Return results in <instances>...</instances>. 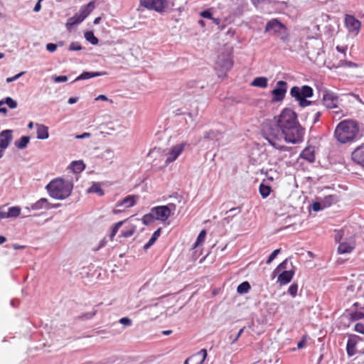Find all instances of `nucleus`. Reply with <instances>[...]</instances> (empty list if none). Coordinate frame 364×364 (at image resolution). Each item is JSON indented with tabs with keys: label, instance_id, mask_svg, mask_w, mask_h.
Returning a JSON list of instances; mask_svg holds the SVG:
<instances>
[{
	"label": "nucleus",
	"instance_id": "f704fd0d",
	"mask_svg": "<svg viewBox=\"0 0 364 364\" xmlns=\"http://www.w3.org/2000/svg\"><path fill=\"white\" fill-rule=\"evenodd\" d=\"M154 220H156V218L154 214H153L152 209L151 210V212L149 213L146 214L142 218L143 223L146 225L151 224L154 221Z\"/></svg>",
	"mask_w": 364,
	"mask_h": 364
},
{
	"label": "nucleus",
	"instance_id": "4d7b16f0",
	"mask_svg": "<svg viewBox=\"0 0 364 364\" xmlns=\"http://www.w3.org/2000/svg\"><path fill=\"white\" fill-rule=\"evenodd\" d=\"M364 318V314L361 312H356L353 316V318L354 320H358Z\"/></svg>",
	"mask_w": 364,
	"mask_h": 364
},
{
	"label": "nucleus",
	"instance_id": "a19ab883",
	"mask_svg": "<svg viewBox=\"0 0 364 364\" xmlns=\"http://www.w3.org/2000/svg\"><path fill=\"white\" fill-rule=\"evenodd\" d=\"M205 237H206V231L205 230H203L198 235V237L195 242L194 247H196L197 246L202 244L204 242Z\"/></svg>",
	"mask_w": 364,
	"mask_h": 364
},
{
	"label": "nucleus",
	"instance_id": "dca6fc26",
	"mask_svg": "<svg viewBox=\"0 0 364 364\" xmlns=\"http://www.w3.org/2000/svg\"><path fill=\"white\" fill-rule=\"evenodd\" d=\"M355 248V241L353 239H349L340 242L338 247V253L340 255L347 254L351 252Z\"/></svg>",
	"mask_w": 364,
	"mask_h": 364
},
{
	"label": "nucleus",
	"instance_id": "6ab92c4d",
	"mask_svg": "<svg viewBox=\"0 0 364 364\" xmlns=\"http://www.w3.org/2000/svg\"><path fill=\"white\" fill-rule=\"evenodd\" d=\"M107 73L106 72H83L82 74H80L79 76H77L73 82L79 81V80H88L92 77H99L105 75Z\"/></svg>",
	"mask_w": 364,
	"mask_h": 364
},
{
	"label": "nucleus",
	"instance_id": "e2e57ef3",
	"mask_svg": "<svg viewBox=\"0 0 364 364\" xmlns=\"http://www.w3.org/2000/svg\"><path fill=\"white\" fill-rule=\"evenodd\" d=\"M95 100H102V101H107L108 100V98L107 96L104 95H100L95 98Z\"/></svg>",
	"mask_w": 364,
	"mask_h": 364
},
{
	"label": "nucleus",
	"instance_id": "72a5a7b5",
	"mask_svg": "<svg viewBox=\"0 0 364 364\" xmlns=\"http://www.w3.org/2000/svg\"><path fill=\"white\" fill-rule=\"evenodd\" d=\"M21 213V208L18 206L11 207L8 209L7 216L9 218H17Z\"/></svg>",
	"mask_w": 364,
	"mask_h": 364
},
{
	"label": "nucleus",
	"instance_id": "2f4dec72",
	"mask_svg": "<svg viewBox=\"0 0 364 364\" xmlns=\"http://www.w3.org/2000/svg\"><path fill=\"white\" fill-rule=\"evenodd\" d=\"M259 191L260 195L263 198H266L268 197L271 192V188L268 185H265L264 183H262L259 185Z\"/></svg>",
	"mask_w": 364,
	"mask_h": 364
},
{
	"label": "nucleus",
	"instance_id": "49530a36",
	"mask_svg": "<svg viewBox=\"0 0 364 364\" xmlns=\"http://www.w3.org/2000/svg\"><path fill=\"white\" fill-rule=\"evenodd\" d=\"M279 252H280V249H277V250H274L271 253V255L269 256L266 263L270 264L276 258V257L279 255Z\"/></svg>",
	"mask_w": 364,
	"mask_h": 364
},
{
	"label": "nucleus",
	"instance_id": "b1692460",
	"mask_svg": "<svg viewBox=\"0 0 364 364\" xmlns=\"http://www.w3.org/2000/svg\"><path fill=\"white\" fill-rule=\"evenodd\" d=\"M83 21L77 14H75L73 17H70L68 19L67 23H65V27L67 30L71 31L73 26L80 23Z\"/></svg>",
	"mask_w": 364,
	"mask_h": 364
},
{
	"label": "nucleus",
	"instance_id": "f257e3e1",
	"mask_svg": "<svg viewBox=\"0 0 364 364\" xmlns=\"http://www.w3.org/2000/svg\"><path fill=\"white\" fill-rule=\"evenodd\" d=\"M304 129L297 120L295 112L289 108L284 109L280 114L267 123L262 131L264 138L274 149L286 151L283 141L296 144L303 139Z\"/></svg>",
	"mask_w": 364,
	"mask_h": 364
},
{
	"label": "nucleus",
	"instance_id": "6e6552de",
	"mask_svg": "<svg viewBox=\"0 0 364 364\" xmlns=\"http://www.w3.org/2000/svg\"><path fill=\"white\" fill-rule=\"evenodd\" d=\"M290 95L296 101L299 102L304 98L311 97L314 95V90L309 85L294 86L290 90Z\"/></svg>",
	"mask_w": 364,
	"mask_h": 364
},
{
	"label": "nucleus",
	"instance_id": "7c9ffc66",
	"mask_svg": "<svg viewBox=\"0 0 364 364\" xmlns=\"http://www.w3.org/2000/svg\"><path fill=\"white\" fill-rule=\"evenodd\" d=\"M88 193H97L102 196L104 195V191L102 189L101 186L99 183H94L91 187L87 190Z\"/></svg>",
	"mask_w": 364,
	"mask_h": 364
},
{
	"label": "nucleus",
	"instance_id": "7ed1b4c3",
	"mask_svg": "<svg viewBox=\"0 0 364 364\" xmlns=\"http://www.w3.org/2000/svg\"><path fill=\"white\" fill-rule=\"evenodd\" d=\"M73 188V185L70 181L63 178H55L46 186L50 197L58 200L68 198L71 194Z\"/></svg>",
	"mask_w": 364,
	"mask_h": 364
},
{
	"label": "nucleus",
	"instance_id": "aec40b11",
	"mask_svg": "<svg viewBox=\"0 0 364 364\" xmlns=\"http://www.w3.org/2000/svg\"><path fill=\"white\" fill-rule=\"evenodd\" d=\"M26 210H29L30 209L33 210H39L42 209H48V201L46 198H41L35 203L31 205V208L26 207Z\"/></svg>",
	"mask_w": 364,
	"mask_h": 364
},
{
	"label": "nucleus",
	"instance_id": "338daca9",
	"mask_svg": "<svg viewBox=\"0 0 364 364\" xmlns=\"http://www.w3.org/2000/svg\"><path fill=\"white\" fill-rule=\"evenodd\" d=\"M105 154H107L109 157L113 156V151L109 149H107L105 151Z\"/></svg>",
	"mask_w": 364,
	"mask_h": 364
},
{
	"label": "nucleus",
	"instance_id": "bb28decb",
	"mask_svg": "<svg viewBox=\"0 0 364 364\" xmlns=\"http://www.w3.org/2000/svg\"><path fill=\"white\" fill-rule=\"evenodd\" d=\"M161 235V229L159 228L154 232L152 234L151 238L149 240V241L144 245V250H147L149 249L156 241V240L159 238V237Z\"/></svg>",
	"mask_w": 364,
	"mask_h": 364
},
{
	"label": "nucleus",
	"instance_id": "0e129e2a",
	"mask_svg": "<svg viewBox=\"0 0 364 364\" xmlns=\"http://www.w3.org/2000/svg\"><path fill=\"white\" fill-rule=\"evenodd\" d=\"M321 112H316L315 114H314V121H313V123L315 124L318 122L320 116H321Z\"/></svg>",
	"mask_w": 364,
	"mask_h": 364
},
{
	"label": "nucleus",
	"instance_id": "de8ad7c7",
	"mask_svg": "<svg viewBox=\"0 0 364 364\" xmlns=\"http://www.w3.org/2000/svg\"><path fill=\"white\" fill-rule=\"evenodd\" d=\"M53 80L56 83L64 82L68 80V77L65 75L53 76Z\"/></svg>",
	"mask_w": 364,
	"mask_h": 364
},
{
	"label": "nucleus",
	"instance_id": "4c0bfd02",
	"mask_svg": "<svg viewBox=\"0 0 364 364\" xmlns=\"http://www.w3.org/2000/svg\"><path fill=\"white\" fill-rule=\"evenodd\" d=\"M0 101L4 102V105H7L11 109H15L17 107V102L10 97H6Z\"/></svg>",
	"mask_w": 364,
	"mask_h": 364
},
{
	"label": "nucleus",
	"instance_id": "052dcab7",
	"mask_svg": "<svg viewBox=\"0 0 364 364\" xmlns=\"http://www.w3.org/2000/svg\"><path fill=\"white\" fill-rule=\"evenodd\" d=\"M41 1H39V0H38V2L36 3V4L35 5V6L33 8V11L35 12H38L41 9Z\"/></svg>",
	"mask_w": 364,
	"mask_h": 364
},
{
	"label": "nucleus",
	"instance_id": "603ef678",
	"mask_svg": "<svg viewBox=\"0 0 364 364\" xmlns=\"http://www.w3.org/2000/svg\"><path fill=\"white\" fill-rule=\"evenodd\" d=\"M57 47H58V45L57 44H55V43H48L46 45V49L48 51L50 52V53H53L57 49Z\"/></svg>",
	"mask_w": 364,
	"mask_h": 364
},
{
	"label": "nucleus",
	"instance_id": "f03ea898",
	"mask_svg": "<svg viewBox=\"0 0 364 364\" xmlns=\"http://www.w3.org/2000/svg\"><path fill=\"white\" fill-rule=\"evenodd\" d=\"M359 128L353 120H343L336 127L334 136L342 144L351 142L358 134Z\"/></svg>",
	"mask_w": 364,
	"mask_h": 364
},
{
	"label": "nucleus",
	"instance_id": "ea45409f",
	"mask_svg": "<svg viewBox=\"0 0 364 364\" xmlns=\"http://www.w3.org/2000/svg\"><path fill=\"white\" fill-rule=\"evenodd\" d=\"M136 226L135 225H131L128 228L127 230H123L121 233V236L123 237H129L134 235V233L136 231Z\"/></svg>",
	"mask_w": 364,
	"mask_h": 364
},
{
	"label": "nucleus",
	"instance_id": "c03bdc74",
	"mask_svg": "<svg viewBox=\"0 0 364 364\" xmlns=\"http://www.w3.org/2000/svg\"><path fill=\"white\" fill-rule=\"evenodd\" d=\"M298 291V285L296 283H294L290 285L288 289L289 294L292 296L295 297Z\"/></svg>",
	"mask_w": 364,
	"mask_h": 364
},
{
	"label": "nucleus",
	"instance_id": "39448f33",
	"mask_svg": "<svg viewBox=\"0 0 364 364\" xmlns=\"http://www.w3.org/2000/svg\"><path fill=\"white\" fill-rule=\"evenodd\" d=\"M265 32L277 35L284 42L289 41V34L287 28L277 19H272L267 23Z\"/></svg>",
	"mask_w": 364,
	"mask_h": 364
},
{
	"label": "nucleus",
	"instance_id": "473e14b6",
	"mask_svg": "<svg viewBox=\"0 0 364 364\" xmlns=\"http://www.w3.org/2000/svg\"><path fill=\"white\" fill-rule=\"evenodd\" d=\"M336 198L333 195L327 196L321 200V202L323 204L325 208L331 206L333 203H336Z\"/></svg>",
	"mask_w": 364,
	"mask_h": 364
},
{
	"label": "nucleus",
	"instance_id": "774afa93",
	"mask_svg": "<svg viewBox=\"0 0 364 364\" xmlns=\"http://www.w3.org/2000/svg\"><path fill=\"white\" fill-rule=\"evenodd\" d=\"M304 343H305V342H304V341H300V342H299V343H298V344H297V348H298L299 349H300V348H303V346H304Z\"/></svg>",
	"mask_w": 364,
	"mask_h": 364
},
{
	"label": "nucleus",
	"instance_id": "ddd939ff",
	"mask_svg": "<svg viewBox=\"0 0 364 364\" xmlns=\"http://www.w3.org/2000/svg\"><path fill=\"white\" fill-rule=\"evenodd\" d=\"M360 340L361 338L355 335H352L349 337L346 345V352L349 357L356 354V346Z\"/></svg>",
	"mask_w": 364,
	"mask_h": 364
},
{
	"label": "nucleus",
	"instance_id": "f8f14e48",
	"mask_svg": "<svg viewBox=\"0 0 364 364\" xmlns=\"http://www.w3.org/2000/svg\"><path fill=\"white\" fill-rule=\"evenodd\" d=\"M13 131L5 129L0 132V149L5 151L13 140Z\"/></svg>",
	"mask_w": 364,
	"mask_h": 364
},
{
	"label": "nucleus",
	"instance_id": "c9c22d12",
	"mask_svg": "<svg viewBox=\"0 0 364 364\" xmlns=\"http://www.w3.org/2000/svg\"><path fill=\"white\" fill-rule=\"evenodd\" d=\"M250 284L247 282H244L238 285L237 291L240 294H246L250 291Z\"/></svg>",
	"mask_w": 364,
	"mask_h": 364
},
{
	"label": "nucleus",
	"instance_id": "f3484780",
	"mask_svg": "<svg viewBox=\"0 0 364 364\" xmlns=\"http://www.w3.org/2000/svg\"><path fill=\"white\" fill-rule=\"evenodd\" d=\"M353 161L364 167V144L357 147L352 153Z\"/></svg>",
	"mask_w": 364,
	"mask_h": 364
},
{
	"label": "nucleus",
	"instance_id": "20e7f679",
	"mask_svg": "<svg viewBox=\"0 0 364 364\" xmlns=\"http://www.w3.org/2000/svg\"><path fill=\"white\" fill-rule=\"evenodd\" d=\"M144 7L159 13L166 12L174 6L173 0H140Z\"/></svg>",
	"mask_w": 364,
	"mask_h": 364
},
{
	"label": "nucleus",
	"instance_id": "0eeeda50",
	"mask_svg": "<svg viewBox=\"0 0 364 364\" xmlns=\"http://www.w3.org/2000/svg\"><path fill=\"white\" fill-rule=\"evenodd\" d=\"M151 209L156 220L164 222L169 218L171 214L175 211L176 205L169 203L167 205H159L154 207Z\"/></svg>",
	"mask_w": 364,
	"mask_h": 364
},
{
	"label": "nucleus",
	"instance_id": "58836bf2",
	"mask_svg": "<svg viewBox=\"0 0 364 364\" xmlns=\"http://www.w3.org/2000/svg\"><path fill=\"white\" fill-rule=\"evenodd\" d=\"M288 259L284 260L282 263H280L277 267L274 270L273 274L275 275L277 274L281 273L284 270H287L288 268Z\"/></svg>",
	"mask_w": 364,
	"mask_h": 364
},
{
	"label": "nucleus",
	"instance_id": "2eb2a0df",
	"mask_svg": "<svg viewBox=\"0 0 364 364\" xmlns=\"http://www.w3.org/2000/svg\"><path fill=\"white\" fill-rule=\"evenodd\" d=\"M207 357V350L201 349L197 353L188 358L184 364H203Z\"/></svg>",
	"mask_w": 364,
	"mask_h": 364
},
{
	"label": "nucleus",
	"instance_id": "bf43d9fd",
	"mask_svg": "<svg viewBox=\"0 0 364 364\" xmlns=\"http://www.w3.org/2000/svg\"><path fill=\"white\" fill-rule=\"evenodd\" d=\"M4 218H9V216H7V212L4 211L2 208H0V220Z\"/></svg>",
	"mask_w": 364,
	"mask_h": 364
},
{
	"label": "nucleus",
	"instance_id": "09e8293b",
	"mask_svg": "<svg viewBox=\"0 0 364 364\" xmlns=\"http://www.w3.org/2000/svg\"><path fill=\"white\" fill-rule=\"evenodd\" d=\"M354 330L364 335V324L363 323H357L354 326Z\"/></svg>",
	"mask_w": 364,
	"mask_h": 364
},
{
	"label": "nucleus",
	"instance_id": "423d86ee",
	"mask_svg": "<svg viewBox=\"0 0 364 364\" xmlns=\"http://www.w3.org/2000/svg\"><path fill=\"white\" fill-rule=\"evenodd\" d=\"M233 65V61L231 54L230 53H222L218 57L215 70L218 71L219 77L225 76V74L229 71Z\"/></svg>",
	"mask_w": 364,
	"mask_h": 364
},
{
	"label": "nucleus",
	"instance_id": "c85d7f7f",
	"mask_svg": "<svg viewBox=\"0 0 364 364\" xmlns=\"http://www.w3.org/2000/svg\"><path fill=\"white\" fill-rule=\"evenodd\" d=\"M222 136V134L218 131L210 130L204 133V139L210 140H219Z\"/></svg>",
	"mask_w": 364,
	"mask_h": 364
},
{
	"label": "nucleus",
	"instance_id": "3c124183",
	"mask_svg": "<svg viewBox=\"0 0 364 364\" xmlns=\"http://www.w3.org/2000/svg\"><path fill=\"white\" fill-rule=\"evenodd\" d=\"M25 73V72H21L13 77H7L6 81V82L9 83V82H14L16 80H18L21 76H22L23 74Z\"/></svg>",
	"mask_w": 364,
	"mask_h": 364
},
{
	"label": "nucleus",
	"instance_id": "c756f323",
	"mask_svg": "<svg viewBox=\"0 0 364 364\" xmlns=\"http://www.w3.org/2000/svg\"><path fill=\"white\" fill-rule=\"evenodd\" d=\"M29 136H21L20 139L16 140L14 144L18 149H23L27 146L28 144L29 143Z\"/></svg>",
	"mask_w": 364,
	"mask_h": 364
},
{
	"label": "nucleus",
	"instance_id": "412c9836",
	"mask_svg": "<svg viewBox=\"0 0 364 364\" xmlns=\"http://www.w3.org/2000/svg\"><path fill=\"white\" fill-rule=\"evenodd\" d=\"M94 3L90 2L86 5L82 6L79 11V14H77L82 21L90 14L92 10L94 9Z\"/></svg>",
	"mask_w": 364,
	"mask_h": 364
},
{
	"label": "nucleus",
	"instance_id": "8fccbe9b",
	"mask_svg": "<svg viewBox=\"0 0 364 364\" xmlns=\"http://www.w3.org/2000/svg\"><path fill=\"white\" fill-rule=\"evenodd\" d=\"M119 322L125 326H129L132 325V320L127 317H123L119 319Z\"/></svg>",
	"mask_w": 364,
	"mask_h": 364
},
{
	"label": "nucleus",
	"instance_id": "1a4fd4ad",
	"mask_svg": "<svg viewBox=\"0 0 364 364\" xmlns=\"http://www.w3.org/2000/svg\"><path fill=\"white\" fill-rule=\"evenodd\" d=\"M186 146V142H181L171 146L166 154V158L165 160V163L166 164H168L175 161L183 151Z\"/></svg>",
	"mask_w": 364,
	"mask_h": 364
},
{
	"label": "nucleus",
	"instance_id": "5701e85b",
	"mask_svg": "<svg viewBox=\"0 0 364 364\" xmlns=\"http://www.w3.org/2000/svg\"><path fill=\"white\" fill-rule=\"evenodd\" d=\"M136 196H128L124 198L122 201L117 203V206H124L125 208H131L136 203Z\"/></svg>",
	"mask_w": 364,
	"mask_h": 364
},
{
	"label": "nucleus",
	"instance_id": "37998d69",
	"mask_svg": "<svg viewBox=\"0 0 364 364\" xmlns=\"http://www.w3.org/2000/svg\"><path fill=\"white\" fill-rule=\"evenodd\" d=\"M311 208H312V210L315 212H318V211H320V210H322L323 209L325 208L323 204L322 203L321 200V201H316L314 202L312 205H311Z\"/></svg>",
	"mask_w": 364,
	"mask_h": 364
},
{
	"label": "nucleus",
	"instance_id": "6e6d98bb",
	"mask_svg": "<svg viewBox=\"0 0 364 364\" xmlns=\"http://www.w3.org/2000/svg\"><path fill=\"white\" fill-rule=\"evenodd\" d=\"M124 223V220L119 221V222L115 223L112 230H114L115 232H117L119 229L122 227V225H123Z\"/></svg>",
	"mask_w": 364,
	"mask_h": 364
},
{
	"label": "nucleus",
	"instance_id": "864d4df0",
	"mask_svg": "<svg viewBox=\"0 0 364 364\" xmlns=\"http://www.w3.org/2000/svg\"><path fill=\"white\" fill-rule=\"evenodd\" d=\"M300 107H306L307 106L311 105L313 102L307 100L306 98H304V100L298 102Z\"/></svg>",
	"mask_w": 364,
	"mask_h": 364
},
{
	"label": "nucleus",
	"instance_id": "393cba45",
	"mask_svg": "<svg viewBox=\"0 0 364 364\" xmlns=\"http://www.w3.org/2000/svg\"><path fill=\"white\" fill-rule=\"evenodd\" d=\"M85 168V165L82 161H74L70 165V168L75 173L82 172Z\"/></svg>",
	"mask_w": 364,
	"mask_h": 364
},
{
	"label": "nucleus",
	"instance_id": "a878e982",
	"mask_svg": "<svg viewBox=\"0 0 364 364\" xmlns=\"http://www.w3.org/2000/svg\"><path fill=\"white\" fill-rule=\"evenodd\" d=\"M267 78L265 77H258L254 79L251 82V85L253 87H258L261 88H265L267 87Z\"/></svg>",
	"mask_w": 364,
	"mask_h": 364
},
{
	"label": "nucleus",
	"instance_id": "4be33fe9",
	"mask_svg": "<svg viewBox=\"0 0 364 364\" xmlns=\"http://www.w3.org/2000/svg\"><path fill=\"white\" fill-rule=\"evenodd\" d=\"M37 138L39 139H46L49 137L48 127L44 124H36Z\"/></svg>",
	"mask_w": 364,
	"mask_h": 364
},
{
	"label": "nucleus",
	"instance_id": "a211bd4d",
	"mask_svg": "<svg viewBox=\"0 0 364 364\" xmlns=\"http://www.w3.org/2000/svg\"><path fill=\"white\" fill-rule=\"evenodd\" d=\"M294 274V269L284 270L281 273H279L277 282H279L281 285H285L291 282Z\"/></svg>",
	"mask_w": 364,
	"mask_h": 364
},
{
	"label": "nucleus",
	"instance_id": "a18cd8bd",
	"mask_svg": "<svg viewBox=\"0 0 364 364\" xmlns=\"http://www.w3.org/2000/svg\"><path fill=\"white\" fill-rule=\"evenodd\" d=\"M82 46L78 42H72L69 46V50L77 51L82 50Z\"/></svg>",
	"mask_w": 364,
	"mask_h": 364
},
{
	"label": "nucleus",
	"instance_id": "69168bd1",
	"mask_svg": "<svg viewBox=\"0 0 364 364\" xmlns=\"http://www.w3.org/2000/svg\"><path fill=\"white\" fill-rule=\"evenodd\" d=\"M4 102L0 101V113L6 114L7 109L4 107H3Z\"/></svg>",
	"mask_w": 364,
	"mask_h": 364
},
{
	"label": "nucleus",
	"instance_id": "cd10ccee",
	"mask_svg": "<svg viewBox=\"0 0 364 364\" xmlns=\"http://www.w3.org/2000/svg\"><path fill=\"white\" fill-rule=\"evenodd\" d=\"M301 156L302 159H304L309 162H314L315 160V155H314V151L310 148L305 149L301 152Z\"/></svg>",
	"mask_w": 364,
	"mask_h": 364
},
{
	"label": "nucleus",
	"instance_id": "9d476101",
	"mask_svg": "<svg viewBox=\"0 0 364 364\" xmlns=\"http://www.w3.org/2000/svg\"><path fill=\"white\" fill-rule=\"evenodd\" d=\"M345 26L349 33L357 36L360 32L361 23L359 20L355 18V16L346 14L345 16Z\"/></svg>",
	"mask_w": 364,
	"mask_h": 364
},
{
	"label": "nucleus",
	"instance_id": "13d9d810",
	"mask_svg": "<svg viewBox=\"0 0 364 364\" xmlns=\"http://www.w3.org/2000/svg\"><path fill=\"white\" fill-rule=\"evenodd\" d=\"M244 331V328H241L239 332L237 333V336H235V338L232 341V343H235L237 341V340L239 339V338L241 336V335L242 334Z\"/></svg>",
	"mask_w": 364,
	"mask_h": 364
},
{
	"label": "nucleus",
	"instance_id": "9b49d317",
	"mask_svg": "<svg viewBox=\"0 0 364 364\" xmlns=\"http://www.w3.org/2000/svg\"><path fill=\"white\" fill-rule=\"evenodd\" d=\"M287 91V83L285 81L280 80L277 82L276 87L272 91L273 95V102L282 101Z\"/></svg>",
	"mask_w": 364,
	"mask_h": 364
},
{
	"label": "nucleus",
	"instance_id": "680f3d73",
	"mask_svg": "<svg viewBox=\"0 0 364 364\" xmlns=\"http://www.w3.org/2000/svg\"><path fill=\"white\" fill-rule=\"evenodd\" d=\"M77 101H78V97H70V98L68 99V102L70 105H73V104L76 103Z\"/></svg>",
	"mask_w": 364,
	"mask_h": 364
},
{
	"label": "nucleus",
	"instance_id": "79ce46f5",
	"mask_svg": "<svg viewBox=\"0 0 364 364\" xmlns=\"http://www.w3.org/2000/svg\"><path fill=\"white\" fill-rule=\"evenodd\" d=\"M200 15L205 18L213 19L216 24H219L220 23V20L218 18H214L212 17V14L208 10L201 11Z\"/></svg>",
	"mask_w": 364,
	"mask_h": 364
},
{
	"label": "nucleus",
	"instance_id": "e433bc0d",
	"mask_svg": "<svg viewBox=\"0 0 364 364\" xmlns=\"http://www.w3.org/2000/svg\"><path fill=\"white\" fill-rule=\"evenodd\" d=\"M85 39L89 41L92 45H97L98 43V39L94 35L92 31H87L85 33Z\"/></svg>",
	"mask_w": 364,
	"mask_h": 364
},
{
	"label": "nucleus",
	"instance_id": "5fc2aeb1",
	"mask_svg": "<svg viewBox=\"0 0 364 364\" xmlns=\"http://www.w3.org/2000/svg\"><path fill=\"white\" fill-rule=\"evenodd\" d=\"M90 136H91L90 133L84 132L82 134L76 135L75 137V139H85V138H89V137H90Z\"/></svg>",
	"mask_w": 364,
	"mask_h": 364
},
{
	"label": "nucleus",
	"instance_id": "4468645a",
	"mask_svg": "<svg viewBox=\"0 0 364 364\" xmlns=\"http://www.w3.org/2000/svg\"><path fill=\"white\" fill-rule=\"evenodd\" d=\"M323 102L326 108H335L337 107L338 97L333 92H326L323 94Z\"/></svg>",
	"mask_w": 364,
	"mask_h": 364
}]
</instances>
